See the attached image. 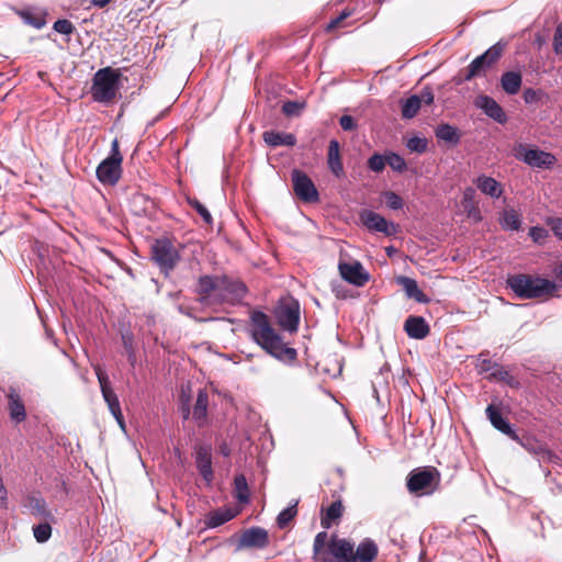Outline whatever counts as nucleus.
Here are the masks:
<instances>
[{"mask_svg": "<svg viewBox=\"0 0 562 562\" xmlns=\"http://www.w3.org/2000/svg\"><path fill=\"white\" fill-rule=\"evenodd\" d=\"M552 231L562 239V218H555L552 221Z\"/></svg>", "mask_w": 562, "mask_h": 562, "instance_id": "obj_60", "label": "nucleus"}, {"mask_svg": "<svg viewBox=\"0 0 562 562\" xmlns=\"http://www.w3.org/2000/svg\"><path fill=\"white\" fill-rule=\"evenodd\" d=\"M122 341H123V346H124V349L126 351L127 360H128L130 364L132 367H135V364H136V352H135V349L133 347V337H132V335L123 334L122 335Z\"/></svg>", "mask_w": 562, "mask_h": 562, "instance_id": "obj_44", "label": "nucleus"}, {"mask_svg": "<svg viewBox=\"0 0 562 562\" xmlns=\"http://www.w3.org/2000/svg\"><path fill=\"white\" fill-rule=\"evenodd\" d=\"M499 224L505 231H518L521 226V217L513 209L505 210L501 214Z\"/></svg>", "mask_w": 562, "mask_h": 562, "instance_id": "obj_32", "label": "nucleus"}, {"mask_svg": "<svg viewBox=\"0 0 562 562\" xmlns=\"http://www.w3.org/2000/svg\"><path fill=\"white\" fill-rule=\"evenodd\" d=\"M110 2H111V0H90V3L93 7L100 8V9L106 7Z\"/></svg>", "mask_w": 562, "mask_h": 562, "instance_id": "obj_61", "label": "nucleus"}, {"mask_svg": "<svg viewBox=\"0 0 562 562\" xmlns=\"http://www.w3.org/2000/svg\"><path fill=\"white\" fill-rule=\"evenodd\" d=\"M474 183L483 194H486L493 199H498L503 194V188L501 183L492 177L485 175L479 176L474 180Z\"/></svg>", "mask_w": 562, "mask_h": 562, "instance_id": "obj_25", "label": "nucleus"}, {"mask_svg": "<svg viewBox=\"0 0 562 562\" xmlns=\"http://www.w3.org/2000/svg\"><path fill=\"white\" fill-rule=\"evenodd\" d=\"M417 98L420 100V105L424 103L426 105H430L434 102V93L429 87H425L422 89L420 93L417 94Z\"/></svg>", "mask_w": 562, "mask_h": 562, "instance_id": "obj_56", "label": "nucleus"}, {"mask_svg": "<svg viewBox=\"0 0 562 562\" xmlns=\"http://www.w3.org/2000/svg\"><path fill=\"white\" fill-rule=\"evenodd\" d=\"M33 535L37 542L44 543L52 536V527L48 522H43L33 527Z\"/></svg>", "mask_w": 562, "mask_h": 562, "instance_id": "obj_40", "label": "nucleus"}, {"mask_svg": "<svg viewBox=\"0 0 562 562\" xmlns=\"http://www.w3.org/2000/svg\"><path fill=\"white\" fill-rule=\"evenodd\" d=\"M488 379L510 383V381L513 380V376L509 374V372L506 369H504L502 366H499L497 363V367H494V369L490 373Z\"/></svg>", "mask_w": 562, "mask_h": 562, "instance_id": "obj_49", "label": "nucleus"}, {"mask_svg": "<svg viewBox=\"0 0 562 562\" xmlns=\"http://www.w3.org/2000/svg\"><path fill=\"white\" fill-rule=\"evenodd\" d=\"M94 372L100 384L102 397L104 402L108 404L109 411L111 412L115 420L120 424V426L124 427V418L122 415L120 401L117 398V395L110 385V379L108 373L99 364L94 366Z\"/></svg>", "mask_w": 562, "mask_h": 562, "instance_id": "obj_8", "label": "nucleus"}, {"mask_svg": "<svg viewBox=\"0 0 562 562\" xmlns=\"http://www.w3.org/2000/svg\"><path fill=\"white\" fill-rule=\"evenodd\" d=\"M293 190L296 196L307 203L317 202L319 199L317 189L311 178L300 170L292 171Z\"/></svg>", "mask_w": 562, "mask_h": 562, "instance_id": "obj_11", "label": "nucleus"}, {"mask_svg": "<svg viewBox=\"0 0 562 562\" xmlns=\"http://www.w3.org/2000/svg\"><path fill=\"white\" fill-rule=\"evenodd\" d=\"M276 317L278 324L283 330L295 333L300 323V308L297 302L277 308Z\"/></svg>", "mask_w": 562, "mask_h": 562, "instance_id": "obj_14", "label": "nucleus"}, {"mask_svg": "<svg viewBox=\"0 0 562 562\" xmlns=\"http://www.w3.org/2000/svg\"><path fill=\"white\" fill-rule=\"evenodd\" d=\"M20 15L24 23L33 26L36 30H41L46 24L45 16L43 14L34 13L32 11L26 10L22 11Z\"/></svg>", "mask_w": 562, "mask_h": 562, "instance_id": "obj_38", "label": "nucleus"}, {"mask_svg": "<svg viewBox=\"0 0 562 562\" xmlns=\"http://www.w3.org/2000/svg\"><path fill=\"white\" fill-rule=\"evenodd\" d=\"M474 104L495 122L499 124H505L507 122L505 111L492 97L480 94L475 98Z\"/></svg>", "mask_w": 562, "mask_h": 562, "instance_id": "obj_18", "label": "nucleus"}, {"mask_svg": "<svg viewBox=\"0 0 562 562\" xmlns=\"http://www.w3.org/2000/svg\"><path fill=\"white\" fill-rule=\"evenodd\" d=\"M473 193V189L472 188H468L465 191H464V196L468 198V196H471Z\"/></svg>", "mask_w": 562, "mask_h": 562, "instance_id": "obj_62", "label": "nucleus"}, {"mask_svg": "<svg viewBox=\"0 0 562 562\" xmlns=\"http://www.w3.org/2000/svg\"><path fill=\"white\" fill-rule=\"evenodd\" d=\"M404 330L409 338L424 339L429 334V325L422 316H408L404 323Z\"/></svg>", "mask_w": 562, "mask_h": 562, "instance_id": "obj_22", "label": "nucleus"}, {"mask_svg": "<svg viewBox=\"0 0 562 562\" xmlns=\"http://www.w3.org/2000/svg\"><path fill=\"white\" fill-rule=\"evenodd\" d=\"M207 407L209 394L205 390L200 389L192 412L190 411L189 400L181 404L182 417L183 419H188L190 415H192V419L198 427H204L207 424Z\"/></svg>", "mask_w": 562, "mask_h": 562, "instance_id": "obj_9", "label": "nucleus"}, {"mask_svg": "<svg viewBox=\"0 0 562 562\" xmlns=\"http://www.w3.org/2000/svg\"><path fill=\"white\" fill-rule=\"evenodd\" d=\"M98 180L105 186H115L122 176V161L105 158L97 167Z\"/></svg>", "mask_w": 562, "mask_h": 562, "instance_id": "obj_13", "label": "nucleus"}, {"mask_svg": "<svg viewBox=\"0 0 562 562\" xmlns=\"http://www.w3.org/2000/svg\"><path fill=\"white\" fill-rule=\"evenodd\" d=\"M485 413L494 428L507 435L510 439L520 441V437L513 429L512 425L503 417L498 408L491 404L486 407Z\"/></svg>", "mask_w": 562, "mask_h": 562, "instance_id": "obj_19", "label": "nucleus"}, {"mask_svg": "<svg viewBox=\"0 0 562 562\" xmlns=\"http://www.w3.org/2000/svg\"><path fill=\"white\" fill-rule=\"evenodd\" d=\"M351 15V12L348 10H344L336 18L331 19L330 22L326 26V31H333L338 27L344 26L342 22Z\"/></svg>", "mask_w": 562, "mask_h": 562, "instance_id": "obj_51", "label": "nucleus"}, {"mask_svg": "<svg viewBox=\"0 0 562 562\" xmlns=\"http://www.w3.org/2000/svg\"><path fill=\"white\" fill-rule=\"evenodd\" d=\"M268 544V531L261 527H250L246 529L238 540V548L263 549Z\"/></svg>", "mask_w": 562, "mask_h": 562, "instance_id": "obj_16", "label": "nucleus"}, {"mask_svg": "<svg viewBox=\"0 0 562 562\" xmlns=\"http://www.w3.org/2000/svg\"><path fill=\"white\" fill-rule=\"evenodd\" d=\"M506 283L515 295L521 300L551 295L557 290V284L553 281L525 273L509 276Z\"/></svg>", "mask_w": 562, "mask_h": 562, "instance_id": "obj_2", "label": "nucleus"}, {"mask_svg": "<svg viewBox=\"0 0 562 562\" xmlns=\"http://www.w3.org/2000/svg\"><path fill=\"white\" fill-rule=\"evenodd\" d=\"M494 367H497L496 362H493L492 360L484 358L483 353L479 355L476 368L479 369L480 372L491 373Z\"/></svg>", "mask_w": 562, "mask_h": 562, "instance_id": "obj_54", "label": "nucleus"}, {"mask_svg": "<svg viewBox=\"0 0 562 562\" xmlns=\"http://www.w3.org/2000/svg\"><path fill=\"white\" fill-rule=\"evenodd\" d=\"M338 269L341 278L352 285L363 286L369 281L370 276L359 261L340 262Z\"/></svg>", "mask_w": 562, "mask_h": 562, "instance_id": "obj_15", "label": "nucleus"}, {"mask_svg": "<svg viewBox=\"0 0 562 562\" xmlns=\"http://www.w3.org/2000/svg\"><path fill=\"white\" fill-rule=\"evenodd\" d=\"M514 156L533 169H552L557 164V157L549 151L526 144H517L514 149Z\"/></svg>", "mask_w": 562, "mask_h": 562, "instance_id": "obj_5", "label": "nucleus"}, {"mask_svg": "<svg viewBox=\"0 0 562 562\" xmlns=\"http://www.w3.org/2000/svg\"><path fill=\"white\" fill-rule=\"evenodd\" d=\"M195 464L204 481L210 484L213 481L214 474L212 469L211 449L209 447L201 446L198 448Z\"/></svg>", "mask_w": 562, "mask_h": 562, "instance_id": "obj_21", "label": "nucleus"}, {"mask_svg": "<svg viewBox=\"0 0 562 562\" xmlns=\"http://www.w3.org/2000/svg\"><path fill=\"white\" fill-rule=\"evenodd\" d=\"M435 135L439 140L452 146L459 144L461 138L459 130L448 123L438 125L435 130Z\"/></svg>", "mask_w": 562, "mask_h": 562, "instance_id": "obj_30", "label": "nucleus"}, {"mask_svg": "<svg viewBox=\"0 0 562 562\" xmlns=\"http://www.w3.org/2000/svg\"><path fill=\"white\" fill-rule=\"evenodd\" d=\"M504 45L496 43L486 49L482 55L475 57L465 69L463 79H458L457 85L462 81H470L475 77L484 76L486 70L490 69L502 57Z\"/></svg>", "mask_w": 562, "mask_h": 562, "instance_id": "obj_6", "label": "nucleus"}, {"mask_svg": "<svg viewBox=\"0 0 562 562\" xmlns=\"http://www.w3.org/2000/svg\"><path fill=\"white\" fill-rule=\"evenodd\" d=\"M428 142L425 137L413 136L407 139L406 147L413 151L423 154L427 150Z\"/></svg>", "mask_w": 562, "mask_h": 562, "instance_id": "obj_42", "label": "nucleus"}, {"mask_svg": "<svg viewBox=\"0 0 562 562\" xmlns=\"http://www.w3.org/2000/svg\"><path fill=\"white\" fill-rule=\"evenodd\" d=\"M386 165L397 172H403L407 168L405 159L398 154L392 151L386 154Z\"/></svg>", "mask_w": 562, "mask_h": 562, "instance_id": "obj_41", "label": "nucleus"}, {"mask_svg": "<svg viewBox=\"0 0 562 562\" xmlns=\"http://www.w3.org/2000/svg\"><path fill=\"white\" fill-rule=\"evenodd\" d=\"M397 282L402 285L405 291L407 297L414 299L418 303H428L429 299L424 292L418 288L416 280L409 277H398Z\"/></svg>", "mask_w": 562, "mask_h": 562, "instance_id": "obj_28", "label": "nucleus"}, {"mask_svg": "<svg viewBox=\"0 0 562 562\" xmlns=\"http://www.w3.org/2000/svg\"><path fill=\"white\" fill-rule=\"evenodd\" d=\"M344 506L341 501H336L330 504L327 508L325 516L322 518L321 524L324 528L328 529L331 527L333 521L341 517Z\"/></svg>", "mask_w": 562, "mask_h": 562, "instance_id": "obj_34", "label": "nucleus"}, {"mask_svg": "<svg viewBox=\"0 0 562 562\" xmlns=\"http://www.w3.org/2000/svg\"><path fill=\"white\" fill-rule=\"evenodd\" d=\"M151 259L160 271L168 277L180 260V255L168 238H160L151 245Z\"/></svg>", "mask_w": 562, "mask_h": 562, "instance_id": "obj_7", "label": "nucleus"}, {"mask_svg": "<svg viewBox=\"0 0 562 562\" xmlns=\"http://www.w3.org/2000/svg\"><path fill=\"white\" fill-rule=\"evenodd\" d=\"M383 198L389 209L396 211L403 207V200L397 193L385 191Z\"/></svg>", "mask_w": 562, "mask_h": 562, "instance_id": "obj_46", "label": "nucleus"}, {"mask_svg": "<svg viewBox=\"0 0 562 562\" xmlns=\"http://www.w3.org/2000/svg\"><path fill=\"white\" fill-rule=\"evenodd\" d=\"M188 203L194 209L206 224H211L213 218L209 210L195 198H189Z\"/></svg>", "mask_w": 562, "mask_h": 562, "instance_id": "obj_45", "label": "nucleus"}, {"mask_svg": "<svg viewBox=\"0 0 562 562\" xmlns=\"http://www.w3.org/2000/svg\"><path fill=\"white\" fill-rule=\"evenodd\" d=\"M386 165V155H381L378 153H374L369 159H368V168L374 172H382Z\"/></svg>", "mask_w": 562, "mask_h": 562, "instance_id": "obj_43", "label": "nucleus"}, {"mask_svg": "<svg viewBox=\"0 0 562 562\" xmlns=\"http://www.w3.org/2000/svg\"><path fill=\"white\" fill-rule=\"evenodd\" d=\"M420 109V100L417 94H412L402 101V117L411 120L415 117Z\"/></svg>", "mask_w": 562, "mask_h": 562, "instance_id": "obj_33", "label": "nucleus"}, {"mask_svg": "<svg viewBox=\"0 0 562 562\" xmlns=\"http://www.w3.org/2000/svg\"><path fill=\"white\" fill-rule=\"evenodd\" d=\"M553 50L557 55H562V23L558 24L553 35Z\"/></svg>", "mask_w": 562, "mask_h": 562, "instance_id": "obj_55", "label": "nucleus"}, {"mask_svg": "<svg viewBox=\"0 0 562 562\" xmlns=\"http://www.w3.org/2000/svg\"><path fill=\"white\" fill-rule=\"evenodd\" d=\"M106 158H112V159H115V160L123 161V156H122V154L120 153V149H119V140L116 138L113 139V142L111 144L110 155Z\"/></svg>", "mask_w": 562, "mask_h": 562, "instance_id": "obj_58", "label": "nucleus"}, {"mask_svg": "<svg viewBox=\"0 0 562 562\" xmlns=\"http://www.w3.org/2000/svg\"><path fill=\"white\" fill-rule=\"evenodd\" d=\"M522 85V76L519 71H505L501 76V87L505 93L515 95L519 92Z\"/></svg>", "mask_w": 562, "mask_h": 562, "instance_id": "obj_27", "label": "nucleus"}, {"mask_svg": "<svg viewBox=\"0 0 562 562\" xmlns=\"http://www.w3.org/2000/svg\"><path fill=\"white\" fill-rule=\"evenodd\" d=\"M29 508L35 516L43 518H50L52 513L46 507V502L42 497L31 496L29 497Z\"/></svg>", "mask_w": 562, "mask_h": 562, "instance_id": "obj_37", "label": "nucleus"}, {"mask_svg": "<svg viewBox=\"0 0 562 562\" xmlns=\"http://www.w3.org/2000/svg\"><path fill=\"white\" fill-rule=\"evenodd\" d=\"M121 72L117 69L105 67L99 69L92 80L91 94L100 103L111 102L119 91Z\"/></svg>", "mask_w": 562, "mask_h": 562, "instance_id": "obj_3", "label": "nucleus"}, {"mask_svg": "<svg viewBox=\"0 0 562 562\" xmlns=\"http://www.w3.org/2000/svg\"><path fill=\"white\" fill-rule=\"evenodd\" d=\"M222 282V276H202L198 282V293L203 296H210L212 293L217 299V293Z\"/></svg>", "mask_w": 562, "mask_h": 562, "instance_id": "obj_29", "label": "nucleus"}, {"mask_svg": "<svg viewBox=\"0 0 562 562\" xmlns=\"http://www.w3.org/2000/svg\"><path fill=\"white\" fill-rule=\"evenodd\" d=\"M249 333L252 340L268 355L282 362H292L297 352L294 348L285 346L281 336L272 327L268 315L255 311L250 315Z\"/></svg>", "mask_w": 562, "mask_h": 562, "instance_id": "obj_1", "label": "nucleus"}, {"mask_svg": "<svg viewBox=\"0 0 562 562\" xmlns=\"http://www.w3.org/2000/svg\"><path fill=\"white\" fill-rule=\"evenodd\" d=\"M546 93L541 89L526 88L522 93V99L526 104H533L539 102Z\"/></svg>", "mask_w": 562, "mask_h": 562, "instance_id": "obj_47", "label": "nucleus"}, {"mask_svg": "<svg viewBox=\"0 0 562 562\" xmlns=\"http://www.w3.org/2000/svg\"><path fill=\"white\" fill-rule=\"evenodd\" d=\"M548 235V231L540 226H533L529 231V236L532 238L535 243L539 244L543 243L547 239Z\"/></svg>", "mask_w": 562, "mask_h": 562, "instance_id": "obj_53", "label": "nucleus"}, {"mask_svg": "<svg viewBox=\"0 0 562 562\" xmlns=\"http://www.w3.org/2000/svg\"><path fill=\"white\" fill-rule=\"evenodd\" d=\"M526 450H528L531 453L535 454H542L547 453V449L542 447L541 445H538L537 442L532 441L531 439H521L518 441Z\"/></svg>", "mask_w": 562, "mask_h": 562, "instance_id": "obj_50", "label": "nucleus"}, {"mask_svg": "<svg viewBox=\"0 0 562 562\" xmlns=\"http://www.w3.org/2000/svg\"><path fill=\"white\" fill-rule=\"evenodd\" d=\"M361 222L369 229L391 236L396 232L395 224L389 223L382 215L373 211H363Z\"/></svg>", "mask_w": 562, "mask_h": 562, "instance_id": "obj_17", "label": "nucleus"}, {"mask_svg": "<svg viewBox=\"0 0 562 562\" xmlns=\"http://www.w3.org/2000/svg\"><path fill=\"white\" fill-rule=\"evenodd\" d=\"M339 142L331 139L328 145L327 165L329 170L337 177L344 176V166L340 159Z\"/></svg>", "mask_w": 562, "mask_h": 562, "instance_id": "obj_26", "label": "nucleus"}, {"mask_svg": "<svg viewBox=\"0 0 562 562\" xmlns=\"http://www.w3.org/2000/svg\"><path fill=\"white\" fill-rule=\"evenodd\" d=\"M7 501H8V492L3 484L2 479H0V508L7 507Z\"/></svg>", "mask_w": 562, "mask_h": 562, "instance_id": "obj_59", "label": "nucleus"}, {"mask_svg": "<svg viewBox=\"0 0 562 562\" xmlns=\"http://www.w3.org/2000/svg\"><path fill=\"white\" fill-rule=\"evenodd\" d=\"M440 481V474L435 468H418L409 472L406 486L409 493L416 495L432 494Z\"/></svg>", "mask_w": 562, "mask_h": 562, "instance_id": "obj_4", "label": "nucleus"}, {"mask_svg": "<svg viewBox=\"0 0 562 562\" xmlns=\"http://www.w3.org/2000/svg\"><path fill=\"white\" fill-rule=\"evenodd\" d=\"M353 544L346 539L333 538L321 562H351Z\"/></svg>", "mask_w": 562, "mask_h": 562, "instance_id": "obj_12", "label": "nucleus"}, {"mask_svg": "<svg viewBox=\"0 0 562 562\" xmlns=\"http://www.w3.org/2000/svg\"><path fill=\"white\" fill-rule=\"evenodd\" d=\"M265 143L270 147L289 146L296 144V137L292 133L266 131L262 135Z\"/></svg>", "mask_w": 562, "mask_h": 562, "instance_id": "obj_24", "label": "nucleus"}, {"mask_svg": "<svg viewBox=\"0 0 562 562\" xmlns=\"http://www.w3.org/2000/svg\"><path fill=\"white\" fill-rule=\"evenodd\" d=\"M7 398L10 418L16 424L25 420L26 411L19 392L14 387H10L7 393Z\"/></svg>", "mask_w": 562, "mask_h": 562, "instance_id": "obj_20", "label": "nucleus"}, {"mask_svg": "<svg viewBox=\"0 0 562 562\" xmlns=\"http://www.w3.org/2000/svg\"><path fill=\"white\" fill-rule=\"evenodd\" d=\"M235 517V514L231 508H220L217 510L211 512L205 518V525L209 528H216L218 526L224 525L225 522L232 520Z\"/></svg>", "mask_w": 562, "mask_h": 562, "instance_id": "obj_31", "label": "nucleus"}, {"mask_svg": "<svg viewBox=\"0 0 562 562\" xmlns=\"http://www.w3.org/2000/svg\"><path fill=\"white\" fill-rule=\"evenodd\" d=\"M339 124L344 131H353L357 127L355 119L351 115H342L339 119Z\"/></svg>", "mask_w": 562, "mask_h": 562, "instance_id": "obj_57", "label": "nucleus"}, {"mask_svg": "<svg viewBox=\"0 0 562 562\" xmlns=\"http://www.w3.org/2000/svg\"><path fill=\"white\" fill-rule=\"evenodd\" d=\"M557 276L562 280V263L557 269Z\"/></svg>", "mask_w": 562, "mask_h": 562, "instance_id": "obj_63", "label": "nucleus"}, {"mask_svg": "<svg viewBox=\"0 0 562 562\" xmlns=\"http://www.w3.org/2000/svg\"><path fill=\"white\" fill-rule=\"evenodd\" d=\"M303 104L296 101H286L282 105V112L288 116L299 115Z\"/></svg>", "mask_w": 562, "mask_h": 562, "instance_id": "obj_52", "label": "nucleus"}, {"mask_svg": "<svg viewBox=\"0 0 562 562\" xmlns=\"http://www.w3.org/2000/svg\"><path fill=\"white\" fill-rule=\"evenodd\" d=\"M53 29L55 32H57L59 34H64V35H70L75 31L74 24L69 20H66V19L57 20L54 23Z\"/></svg>", "mask_w": 562, "mask_h": 562, "instance_id": "obj_48", "label": "nucleus"}, {"mask_svg": "<svg viewBox=\"0 0 562 562\" xmlns=\"http://www.w3.org/2000/svg\"><path fill=\"white\" fill-rule=\"evenodd\" d=\"M235 497L239 503H248L250 498L248 483L244 474H238L234 479Z\"/></svg>", "mask_w": 562, "mask_h": 562, "instance_id": "obj_35", "label": "nucleus"}, {"mask_svg": "<svg viewBox=\"0 0 562 562\" xmlns=\"http://www.w3.org/2000/svg\"><path fill=\"white\" fill-rule=\"evenodd\" d=\"M378 552L375 542L370 538H366L359 543L356 552L352 551L351 562H373Z\"/></svg>", "mask_w": 562, "mask_h": 562, "instance_id": "obj_23", "label": "nucleus"}, {"mask_svg": "<svg viewBox=\"0 0 562 562\" xmlns=\"http://www.w3.org/2000/svg\"><path fill=\"white\" fill-rule=\"evenodd\" d=\"M328 535L326 531L318 532L314 538L313 543V558L316 562H321V558L327 551Z\"/></svg>", "mask_w": 562, "mask_h": 562, "instance_id": "obj_36", "label": "nucleus"}, {"mask_svg": "<svg viewBox=\"0 0 562 562\" xmlns=\"http://www.w3.org/2000/svg\"><path fill=\"white\" fill-rule=\"evenodd\" d=\"M296 502L281 510L277 517V525L279 528L283 529L285 528L289 522L295 517L297 510H296Z\"/></svg>", "mask_w": 562, "mask_h": 562, "instance_id": "obj_39", "label": "nucleus"}, {"mask_svg": "<svg viewBox=\"0 0 562 562\" xmlns=\"http://www.w3.org/2000/svg\"><path fill=\"white\" fill-rule=\"evenodd\" d=\"M220 284L217 300L221 302L237 304L243 301L247 293V288L241 281L227 276H222V282Z\"/></svg>", "mask_w": 562, "mask_h": 562, "instance_id": "obj_10", "label": "nucleus"}]
</instances>
